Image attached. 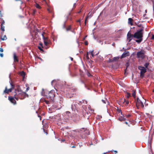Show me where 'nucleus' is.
Here are the masks:
<instances>
[{
    "mask_svg": "<svg viewBox=\"0 0 154 154\" xmlns=\"http://www.w3.org/2000/svg\"><path fill=\"white\" fill-rule=\"evenodd\" d=\"M143 28H142L137 30L134 35V38L137 39L135 41L138 43H140L143 40Z\"/></svg>",
    "mask_w": 154,
    "mask_h": 154,
    "instance_id": "f257e3e1",
    "label": "nucleus"
},
{
    "mask_svg": "<svg viewBox=\"0 0 154 154\" xmlns=\"http://www.w3.org/2000/svg\"><path fill=\"white\" fill-rule=\"evenodd\" d=\"M146 100L143 98L142 100H140L138 97L137 98V100L136 101V106L137 109H139L140 107L143 108L144 106L143 103H145Z\"/></svg>",
    "mask_w": 154,
    "mask_h": 154,
    "instance_id": "f03ea898",
    "label": "nucleus"
},
{
    "mask_svg": "<svg viewBox=\"0 0 154 154\" xmlns=\"http://www.w3.org/2000/svg\"><path fill=\"white\" fill-rule=\"evenodd\" d=\"M145 53L146 51L142 49L137 52L136 54L137 57L143 59L146 57Z\"/></svg>",
    "mask_w": 154,
    "mask_h": 154,
    "instance_id": "7ed1b4c3",
    "label": "nucleus"
},
{
    "mask_svg": "<svg viewBox=\"0 0 154 154\" xmlns=\"http://www.w3.org/2000/svg\"><path fill=\"white\" fill-rule=\"evenodd\" d=\"M138 69L140 70V77L143 78L144 76V73L146 72V69L141 66H139Z\"/></svg>",
    "mask_w": 154,
    "mask_h": 154,
    "instance_id": "20e7f679",
    "label": "nucleus"
},
{
    "mask_svg": "<svg viewBox=\"0 0 154 154\" xmlns=\"http://www.w3.org/2000/svg\"><path fill=\"white\" fill-rule=\"evenodd\" d=\"M47 98L51 99L54 96V91L52 90L48 92V94L46 95Z\"/></svg>",
    "mask_w": 154,
    "mask_h": 154,
    "instance_id": "39448f33",
    "label": "nucleus"
},
{
    "mask_svg": "<svg viewBox=\"0 0 154 154\" xmlns=\"http://www.w3.org/2000/svg\"><path fill=\"white\" fill-rule=\"evenodd\" d=\"M11 88L9 89H8L7 87H5V89L4 91V93L8 94L9 92H11L12 91L14 88V86L11 84Z\"/></svg>",
    "mask_w": 154,
    "mask_h": 154,
    "instance_id": "423d86ee",
    "label": "nucleus"
},
{
    "mask_svg": "<svg viewBox=\"0 0 154 154\" xmlns=\"http://www.w3.org/2000/svg\"><path fill=\"white\" fill-rule=\"evenodd\" d=\"M134 37V35L128 33L127 35V40L130 42Z\"/></svg>",
    "mask_w": 154,
    "mask_h": 154,
    "instance_id": "0eeeda50",
    "label": "nucleus"
},
{
    "mask_svg": "<svg viewBox=\"0 0 154 154\" xmlns=\"http://www.w3.org/2000/svg\"><path fill=\"white\" fill-rule=\"evenodd\" d=\"M42 36L43 39L44 40V42L45 45L46 46H47V45L48 44V42H47V40H48L47 38L45 37L43 33H42Z\"/></svg>",
    "mask_w": 154,
    "mask_h": 154,
    "instance_id": "6e6552de",
    "label": "nucleus"
},
{
    "mask_svg": "<svg viewBox=\"0 0 154 154\" xmlns=\"http://www.w3.org/2000/svg\"><path fill=\"white\" fill-rule=\"evenodd\" d=\"M129 56V52L128 51H125L122 54L121 57V58H124L127 56Z\"/></svg>",
    "mask_w": 154,
    "mask_h": 154,
    "instance_id": "1a4fd4ad",
    "label": "nucleus"
},
{
    "mask_svg": "<svg viewBox=\"0 0 154 154\" xmlns=\"http://www.w3.org/2000/svg\"><path fill=\"white\" fill-rule=\"evenodd\" d=\"M15 93L16 95H18L21 94L22 93V92L21 90L18 89L15 90Z\"/></svg>",
    "mask_w": 154,
    "mask_h": 154,
    "instance_id": "9d476101",
    "label": "nucleus"
},
{
    "mask_svg": "<svg viewBox=\"0 0 154 154\" xmlns=\"http://www.w3.org/2000/svg\"><path fill=\"white\" fill-rule=\"evenodd\" d=\"M66 118L68 119L69 118L72 117V116L70 112L69 111H67L66 112V115H65Z\"/></svg>",
    "mask_w": 154,
    "mask_h": 154,
    "instance_id": "9b49d317",
    "label": "nucleus"
},
{
    "mask_svg": "<svg viewBox=\"0 0 154 154\" xmlns=\"http://www.w3.org/2000/svg\"><path fill=\"white\" fill-rule=\"evenodd\" d=\"M8 99L14 104H15L16 103V101L13 97H8Z\"/></svg>",
    "mask_w": 154,
    "mask_h": 154,
    "instance_id": "f8f14e48",
    "label": "nucleus"
},
{
    "mask_svg": "<svg viewBox=\"0 0 154 154\" xmlns=\"http://www.w3.org/2000/svg\"><path fill=\"white\" fill-rule=\"evenodd\" d=\"M133 20L131 18H129L128 19V23L132 26L133 25Z\"/></svg>",
    "mask_w": 154,
    "mask_h": 154,
    "instance_id": "ddd939ff",
    "label": "nucleus"
},
{
    "mask_svg": "<svg viewBox=\"0 0 154 154\" xmlns=\"http://www.w3.org/2000/svg\"><path fill=\"white\" fill-rule=\"evenodd\" d=\"M118 119L121 121H124L126 120V119L124 118L123 116L119 117Z\"/></svg>",
    "mask_w": 154,
    "mask_h": 154,
    "instance_id": "4468645a",
    "label": "nucleus"
},
{
    "mask_svg": "<svg viewBox=\"0 0 154 154\" xmlns=\"http://www.w3.org/2000/svg\"><path fill=\"white\" fill-rule=\"evenodd\" d=\"M14 61L18 62V60L15 53L14 54Z\"/></svg>",
    "mask_w": 154,
    "mask_h": 154,
    "instance_id": "2eb2a0df",
    "label": "nucleus"
},
{
    "mask_svg": "<svg viewBox=\"0 0 154 154\" xmlns=\"http://www.w3.org/2000/svg\"><path fill=\"white\" fill-rule=\"evenodd\" d=\"M20 75L23 76V79L25 77V73L23 71H22L20 73Z\"/></svg>",
    "mask_w": 154,
    "mask_h": 154,
    "instance_id": "dca6fc26",
    "label": "nucleus"
},
{
    "mask_svg": "<svg viewBox=\"0 0 154 154\" xmlns=\"http://www.w3.org/2000/svg\"><path fill=\"white\" fill-rule=\"evenodd\" d=\"M117 111L118 113H120L121 114V115H122V114L121 110V109H119L118 108H117Z\"/></svg>",
    "mask_w": 154,
    "mask_h": 154,
    "instance_id": "f3484780",
    "label": "nucleus"
},
{
    "mask_svg": "<svg viewBox=\"0 0 154 154\" xmlns=\"http://www.w3.org/2000/svg\"><path fill=\"white\" fill-rule=\"evenodd\" d=\"M123 103H125L126 105H127L128 104L129 102L125 100H124L123 101Z\"/></svg>",
    "mask_w": 154,
    "mask_h": 154,
    "instance_id": "a211bd4d",
    "label": "nucleus"
},
{
    "mask_svg": "<svg viewBox=\"0 0 154 154\" xmlns=\"http://www.w3.org/2000/svg\"><path fill=\"white\" fill-rule=\"evenodd\" d=\"M7 38L5 35H4L3 37H1V39L2 40H5L7 39Z\"/></svg>",
    "mask_w": 154,
    "mask_h": 154,
    "instance_id": "6ab92c4d",
    "label": "nucleus"
},
{
    "mask_svg": "<svg viewBox=\"0 0 154 154\" xmlns=\"http://www.w3.org/2000/svg\"><path fill=\"white\" fill-rule=\"evenodd\" d=\"M119 59V57H114L113 59V61H117Z\"/></svg>",
    "mask_w": 154,
    "mask_h": 154,
    "instance_id": "aec40b11",
    "label": "nucleus"
},
{
    "mask_svg": "<svg viewBox=\"0 0 154 154\" xmlns=\"http://www.w3.org/2000/svg\"><path fill=\"white\" fill-rule=\"evenodd\" d=\"M132 95L134 97V98H135V91H134L132 94Z\"/></svg>",
    "mask_w": 154,
    "mask_h": 154,
    "instance_id": "412c9836",
    "label": "nucleus"
},
{
    "mask_svg": "<svg viewBox=\"0 0 154 154\" xmlns=\"http://www.w3.org/2000/svg\"><path fill=\"white\" fill-rule=\"evenodd\" d=\"M63 99L62 98V97H60V103H63Z\"/></svg>",
    "mask_w": 154,
    "mask_h": 154,
    "instance_id": "4be33fe9",
    "label": "nucleus"
},
{
    "mask_svg": "<svg viewBox=\"0 0 154 154\" xmlns=\"http://www.w3.org/2000/svg\"><path fill=\"white\" fill-rule=\"evenodd\" d=\"M5 26L3 25H1V29L3 31H5Z\"/></svg>",
    "mask_w": 154,
    "mask_h": 154,
    "instance_id": "5701e85b",
    "label": "nucleus"
},
{
    "mask_svg": "<svg viewBox=\"0 0 154 154\" xmlns=\"http://www.w3.org/2000/svg\"><path fill=\"white\" fill-rule=\"evenodd\" d=\"M149 65V63H146L144 64V66H145V67L146 68H147V67Z\"/></svg>",
    "mask_w": 154,
    "mask_h": 154,
    "instance_id": "b1692460",
    "label": "nucleus"
},
{
    "mask_svg": "<svg viewBox=\"0 0 154 154\" xmlns=\"http://www.w3.org/2000/svg\"><path fill=\"white\" fill-rule=\"evenodd\" d=\"M35 7L37 8L38 9H40L41 8L40 6L37 3L36 4Z\"/></svg>",
    "mask_w": 154,
    "mask_h": 154,
    "instance_id": "393cba45",
    "label": "nucleus"
},
{
    "mask_svg": "<svg viewBox=\"0 0 154 154\" xmlns=\"http://www.w3.org/2000/svg\"><path fill=\"white\" fill-rule=\"evenodd\" d=\"M127 95L126 97L128 98L131 96V94L129 93H127Z\"/></svg>",
    "mask_w": 154,
    "mask_h": 154,
    "instance_id": "a878e982",
    "label": "nucleus"
},
{
    "mask_svg": "<svg viewBox=\"0 0 154 154\" xmlns=\"http://www.w3.org/2000/svg\"><path fill=\"white\" fill-rule=\"evenodd\" d=\"M71 29V26H69L68 27H67L66 29V30L67 31H69Z\"/></svg>",
    "mask_w": 154,
    "mask_h": 154,
    "instance_id": "bb28decb",
    "label": "nucleus"
},
{
    "mask_svg": "<svg viewBox=\"0 0 154 154\" xmlns=\"http://www.w3.org/2000/svg\"><path fill=\"white\" fill-rule=\"evenodd\" d=\"M87 75L89 77H91L92 76V75L89 72H87Z\"/></svg>",
    "mask_w": 154,
    "mask_h": 154,
    "instance_id": "cd10ccee",
    "label": "nucleus"
},
{
    "mask_svg": "<svg viewBox=\"0 0 154 154\" xmlns=\"http://www.w3.org/2000/svg\"><path fill=\"white\" fill-rule=\"evenodd\" d=\"M102 101L103 102V103H106V102L107 101V100H106V99H105V100H102Z\"/></svg>",
    "mask_w": 154,
    "mask_h": 154,
    "instance_id": "c85d7f7f",
    "label": "nucleus"
},
{
    "mask_svg": "<svg viewBox=\"0 0 154 154\" xmlns=\"http://www.w3.org/2000/svg\"><path fill=\"white\" fill-rule=\"evenodd\" d=\"M36 10H33V12L32 13V15H34L36 13Z\"/></svg>",
    "mask_w": 154,
    "mask_h": 154,
    "instance_id": "c756f323",
    "label": "nucleus"
},
{
    "mask_svg": "<svg viewBox=\"0 0 154 154\" xmlns=\"http://www.w3.org/2000/svg\"><path fill=\"white\" fill-rule=\"evenodd\" d=\"M56 81L55 80H53L52 82H51V84L52 85H53V84L54 83H56Z\"/></svg>",
    "mask_w": 154,
    "mask_h": 154,
    "instance_id": "7c9ffc66",
    "label": "nucleus"
},
{
    "mask_svg": "<svg viewBox=\"0 0 154 154\" xmlns=\"http://www.w3.org/2000/svg\"><path fill=\"white\" fill-rule=\"evenodd\" d=\"M89 14H90V13H89L88 14L87 17L86 18L85 20V24H86V20H87V18H88V17H89Z\"/></svg>",
    "mask_w": 154,
    "mask_h": 154,
    "instance_id": "2f4dec72",
    "label": "nucleus"
},
{
    "mask_svg": "<svg viewBox=\"0 0 154 154\" xmlns=\"http://www.w3.org/2000/svg\"><path fill=\"white\" fill-rule=\"evenodd\" d=\"M38 48L41 51H43V50L42 49L41 47H38Z\"/></svg>",
    "mask_w": 154,
    "mask_h": 154,
    "instance_id": "473e14b6",
    "label": "nucleus"
},
{
    "mask_svg": "<svg viewBox=\"0 0 154 154\" xmlns=\"http://www.w3.org/2000/svg\"><path fill=\"white\" fill-rule=\"evenodd\" d=\"M113 59H109V62H113Z\"/></svg>",
    "mask_w": 154,
    "mask_h": 154,
    "instance_id": "72a5a7b5",
    "label": "nucleus"
},
{
    "mask_svg": "<svg viewBox=\"0 0 154 154\" xmlns=\"http://www.w3.org/2000/svg\"><path fill=\"white\" fill-rule=\"evenodd\" d=\"M93 50L91 51H89V53H90L91 54H92L93 53Z\"/></svg>",
    "mask_w": 154,
    "mask_h": 154,
    "instance_id": "f704fd0d",
    "label": "nucleus"
},
{
    "mask_svg": "<svg viewBox=\"0 0 154 154\" xmlns=\"http://www.w3.org/2000/svg\"><path fill=\"white\" fill-rule=\"evenodd\" d=\"M126 116L127 117V118H129V117H130V116H131V115L130 114H128V115H126Z\"/></svg>",
    "mask_w": 154,
    "mask_h": 154,
    "instance_id": "c9c22d12",
    "label": "nucleus"
},
{
    "mask_svg": "<svg viewBox=\"0 0 154 154\" xmlns=\"http://www.w3.org/2000/svg\"><path fill=\"white\" fill-rule=\"evenodd\" d=\"M85 45H88V42L87 41H85Z\"/></svg>",
    "mask_w": 154,
    "mask_h": 154,
    "instance_id": "e433bc0d",
    "label": "nucleus"
},
{
    "mask_svg": "<svg viewBox=\"0 0 154 154\" xmlns=\"http://www.w3.org/2000/svg\"><path fill=\"white\" fill-rule=\"evenodd\" d=\"M5 23V21L4 20H3L1 25H3V24H4Z\"/></svg>",
    "mask_w": 154,
    "mask_h": 154,
    "instance_id": "4c0bfd02",
    "label": "nucleus"
},
{
    "mask_svg": "<svg viewBox=\"0 0 154 154\" xmlns=\"http://www.w3.org/2000/svg\"><path fill=\"white\" fill-rule=\"evenodd\" d=\"M88 53L87 52V56H87L86 57H87V59H89V57L88 56Z\"/></svg>",
    "mask_w": 154,
    "mask_h": 154,
    "instance_id": "58836bf2",
    "label": "nucleus"
},
{
    "mask_svg": "<svg viewBox=\"0 0 154 154\" xmlns=\"http://www.w3.org/2000/svg\"><path fill=\"white\" fill-rule=\"evenodd\" d=\"M0 51L1 52L3 51V50L2 48H0Z\"/></svg>",
    "mask_w": 154,
    "mask_h": 154,
    "instance_id": "ea45409f",
    "label": "nucleus"
},
{
    "mask_svg": "<svg viewBox=\"0 0 154 154\" xmlns=\"http://www.w3.org/2000/svg\"><path fill=\"white\" fill-rule=\"evenodd\" d=\"M40 45L42 46V48H44L43 46V45L42 43H40Z\"/></svg>",
    "mask_w": 154,
    "mask_h": 154,
    "instance_id": "a19ab883",
    "label": "nucleus"
},
{
    "mask_svg": "<svg viewBox=\"0 0 154 154\" xmlns=\"http://www.w3.org/2000/svg\"><path fill=\"white\" fill-rule=\"evenodd\" d=\"M29 87H28L26 88V91H27L28 90H29Z\"/></svg>",
    "mask_w": 154,
    "mask_h": 154,
    "instance_id": "79ce46f5",
    "label": "nucleus"
},
{
    "mask_svg": "<svg viewBox=\"0 0 154 154\" xmlns=\"http://www.w3.org/2000/svg\"><path fill=\"white\" fill-rule=\"evenodd\" d=\"M0 56L1 57H3V54H0Z\"/></svg>",
    "mask_w": 154,
    "mask_h": 154,
    "instance_id": "37998d69",
    "label": "nucleus"
},
{
    "mask_svg": "<svg viewBox=\"0 0 154 154\" xmlns=\"http://www.w3.org/2000/svg\"><path fill=\"white\" fill-rule=\"evenodd\" d=\"M152 39H154V35H152Z\"/></svg>",
    "mask_w": 154,
    "mask_h": 154,
    "instance_id": "c03bdc74",
    "label": "nucleus"
},
{
    "mask_svg": "<svg viewBox=\"0 0 154 154\" xmlns=\"http://www.w3.org/2000/svg\"><path fill=\"white\" fill-rule=\"evenodd\" d=\"M151 0L152 2V4H154V0Z\"/></svg>",
    "mask_w": 154,
    "mask_h": 154,
    "instance_id": "a18cd8bd",
    "label": "nucleus"
},
{
    "mask_svg": "<svg viewBox=\"0 0 154 154\" xmlns=\"http://www.w3.org/2000/svg\"><path fill=\"white\" fill-rule=\"evenodd\" d=\"M92 56V57H93L94 56V54H93V53L92 54H91Z\"/></svg>",
    "mask_w": 154,
    "mask_h": 154,
    "instance_id": "49530a36",
    "label": "nucleus"
},
{
    "mask_svg": "<svg viewBox=\"0 0 154 154\" xmlns=\"http://www.w3.org/2000/svg\"><path fill=\"white\" fill-rule=\"evenodd\" d=\"M92 56V57H93L94 56V54H93V53L92 54H91Z\"/></svg>",
    "mask_w": 154,
    "mask_h": 154,
    "instance_id": "de8ad7c7",
    "label": "nucleus"
},
{
    "mask_svg": "<svg viewBox=\"0 0 154 154\" xmlns=\"http://www.w3.org/2000/svg\"><path fill=\"white\" fill-rule=\"evenodd\" d=\"M153 11L154 12V4H153Z\"/></svg>",
    "mask_w": 154,
    "mask_h": 154,
    "instance_id": "09e8293b",
    "label": "nucleus"
},
{
    "mask_svg": "<svg viewBox=\"0 0 154 154\" xmlns=\"http://www.w3.org/2000/svg\"><path fill=\"white\" fill-rule=\"evenodd\" d=\"M2 14L1 13H0V18H1L2 17Z\"/></svg>",
    "mask_w": 154,
    "mask_h": 154,
    "instance_id": "8fccbe9b",
    "label": "nucleus"
},
{
    "mask_svg": "<svg viewBox=\"0 0 154 154\" xmlns=\"http://www.w3.org/2000/svg\"><path fill=\"white\" fill-rule=\"evenodd\" d=\"M75 147V146H73L71 147L72 148H74Z\"/></svg>",
    "mask_w": 154,
    "mask_h": 154,
    "instance_id": "3c124183",
    "label": "nucleus"
},
{
    "mask_svg": "<svg viewBox=\"0 0 154 154\" xmlns=\"http://www.w3.org/2000/svg\"><path fill=\"white\" fill-rule=\"evenodd\" d=\"M46 103L47 104H48V101H46Z\"/></svg>",
    "mask_w": 154,
    "mask_h": 154,
    "instance_id": "603ef678",
    "label": "nucleus"
},
{
    "mask_svg": "<svg viewBox=\"0 0 154 154\" xmlns=\"http://www.w3.org/2000/svg\"><path fill=\"white\" fill-rule=\"evenodd\" d=\"M125 123L126 124H128V123L127 122H125Z\"/></svg>",
    "mask_w": 154,
    "mask_h": 154,
    "instance_id": "864d4df0",
    "label": "nucleus"
},
{
    "mask_svg": "<svg viewBox=\"0 0 154 154\" xmlns=\"http://www.w3.org/2000/svg\"><path fill=\"white\" fill-rule=\"evenodd\" d=\"M71 60L72 61L73 60V58H72V57H71Z\"/></svg>",
    "mask_w": 154,
    "mask_h": 154,
    "instance_id": "5fc2aeb1",
    "label": "nucleus"
},
{
    "mask_svg": "<svg viewBox=\"0 0 154 154\" xmlns=\"http://www.w3.org/2000/svg\"><path fill=\"white\" fill-rule=\"evenodd\" d=\"M75 4H76L75 3H74V4L73 6H75Z\"/></svg>",
    "mask_w": 154,
    "mask_h": 154,
    "instance_id": "6e6d98bb",
    "label": "nucleus"
},
{
    "mask_svg": "<svg viewBox=\"0 0 154 154\" xmlns=\"http://www.w3.org/2000/svg\"><path fill=\"white\" fill-rule=\"evenodd\" d=\"M145 11L146 13L147 12V10H145Z\"/></svg>",
    "mask_w": 154,
    "mask_h": 154,
    "instance_id": "4d7b16f0",
    "label": "nucleus"
},
{
    "mask_svg": "<svg viewBox=\"0 0 154 154\" xmlns=\"http://www.w3.org/2000/svg\"><path fill=\"white\" fill-rule=\"evenodd\" d=\"M38 117H40V116H38Z\"/></svg>",
    "mask_w": 154,
    "mask_h": 154,
    "instance_id": "13d9d810",
    "label": "nucleus"
},
{
    "mask_svg": "<svg viewBox=\"0 0 154 154\" xmlns=\"http://www.w3.org/2000/svg\"><path fill=\"white\" fill-rule=\"evenodd\" d=\"M38 117H40V116H38Z\"/></svg>",
    "mask_w": 154,
    "mask_h": 154,
    "instance_id": "bf43d9fd",
    "label": "nucleus"
},
{
    "mask_svg": "<svg viewBox=\"0 0 154 154\" xmlns=\"http://www.w3.org/2000/svg\"><path fill=\"white\" fill-rule=\"evenodd\" d=\"M64 141H65V140H62V141H63V142Z\"/></svg>",
    "mask_w": 154,
    "mask_h": 154,
    "instance_id": "052dcab7",
    "label": "nucleus"
},
{
    "mask_svg": "<svg viewBox=\"0 0 154 154\" xmlns=\"http://www.w3.org/2000/svg\"><path fill=\"white\" fill-rule=\"evenodd\" d=\"M80 21V20H78V22H79Z\"/></svg>",
    "mask_w": 154,
    "mask_h": 154,
    "instance_id": "680f3d73",
    "label": "nucleus"
},
{
    "mask_svg": "<svg viewBox=\"0 0 154 154\" xmlns=\"http://www.w3.org/2000/svg\"><path fill=\"white\" fill-rule=\"evenodd\" d=\"M153 92H154V90H153Z\"/></svg>",
    "mask_w": 154,
    "mask_h": 154,
    "instance_id": "e2e57ef3",
    "label": "nucleus"
},
{
    "mask_svg": "<svg viewBox=\"0 0 154 154\" xmlns=\"http://www.w3.org/2000/svg\"><path fill=\"white\" fill-rule=\"evenodd\" d=\"M48 10L49 11V12H50V11H49V9H48Z\"/></svg>",
    "mask_w": 154,
    "mask_h": 154,
    "instance_id": "0e129e2a",
    "label": "nucleus"
},
{
    "mask_svg": "<svg viewBox=\"0 0 154 154\" xmlns=\"http://www.w3.org/2000/svg\"><path fill=\"white\" fill-rule=\"evenodd\" d=\"M80 11H79V12H78V13H79L80 12Z\"/></svg>",
    "mask_w": 154,
    "mask_h": 154,
    "instance_id": "69168bd1",
    "label": "nucleus"
},
{
    "mask_svg": "<svg viewBox=\"0 0 154 154\" xmlns=\"http://www.w3.org/2000/svg\"><path fill=\"white\" fill-rule=\"evenodd\" d=\"M103 154H105V153H103Z\"/></svg>",
    "mask_w": 154,
    "mask_h": 154,
    "instance_id": "338daca9",
    "label": "nucleus"
},
{
    "mask_svg": "<svg viewBox=\"0 0 154 154\" xmlns=\"http://www.w3.org/2000/svg\"><path fill=\"white\" fill-rule=\"evenodd\" d=\"M148 0H147V1H148Z\"/></svg>",
    "mask_w": 154,
    "mask_h": 154,
    "instance_id": "774afa93",
    "label": "nucleus"
}]
</instances>
